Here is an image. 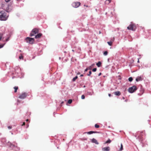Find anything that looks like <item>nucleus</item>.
Returning a JSON list of instances; mask_svg holds the SVG:
<instances>
[{"mask_svg": "<svg viewBox=\"0 0 151 151\" xmlns=\"http://www.w3.org/2000/svg\"><path fill=\"white\" fill-rule=\"evenodd\" d=\"M1 6L2 8L7 12H10L12 9V4H7L5 2H2L1 4Z\"/></svg>", "mask_w": 151, "mask_h": 151, "instance_id": "nucleus-1", "label": "nucleus"}, {"mask_svg": "<svg viewBox=\"0 0 151 151\" xmlns=\"http://www.w3.org/2000/svg\"><path fill=\"white\" fill-rule=\"evenodd\" d=\"M8 17V15L4 11L0 12V20H6Z\"/></svg>", "mask_w": 151, "mask_h": 151, "instance_id": "nucleus-2", "label": "nucleus"}, {"mask_svg": "<svg viewBox=\"0 0 151 151\" xmlns=\"http://www.w3.org/2000/svg\"><path fill=\"white\" fill-rule=\"evenodd\" d=\"M127 29L129 30L134 31L136 29V27L135 24L131 22L129 26L127 27Z\"/></svg>", "mask_w": 151, "mask_h": 151, "instance_id": "nucleus-3", "label": "nucleus"}, {"mask_svg": "<svg viewBox=\"0 0 151 151\" xmlns=\"http://www.w3.org/2000/svg\"><path fill=\"white\" fill-rule=\"evenodd\" d=\"M144 134L145 132L144 131L140 132H138L137 133L135 137H137L139 139H141L142 138V136Z\"/></svg>", "mask_w": 151, "mask_h": 151, "instance_id": "nucleus-4", "label": "nucleus"}, {"mask_svg": "<svg viewBox=\"0 0 151 151\" xmlns=\"http://www.w3.org/2000/svg\"><path fill=\"white\" fill-rule=\"evenodd\" d=\"M39 32V29L37 28H34L33 29L30 34V36L32 37L34 35H35L38 33Z\"/></svg>", "mask_w": 151, "mask_h": 151, "instance_id": "nucleus-5", "label": "nucleus"}, {"mask_svg": "<svg viewBox=\"0 0 151 151\" xmlns=\"http://www.w3.org/2000/svg\"><path fill=\"white\" fill-rule=\"evenodd\" d=\"M26 40L27 42L32 44L34 43L35 40L33 38L27 37L26 39Z\"/></svg>", "mask_w": 151, "mask_h": 151, "instance_id": "nucleus-6", "label": "nucleus"}, {"mask_svg": "<svg viewBox=\"0 0 151 151\" xmlns=\"http://www.w3.org/2000/svg\"><path fill=\"white\" fill-rule=\"evenodd\" d=\"M137 87L136 86H133L129 88L128 89L130 93H133L137 90Z\"/></svg>", "mask_w": 151, "mask_h": 151, "instance_id": "nucleus-7", "label": "nucleus"}, {"mask_svg": "<svg viewBox=\"0 0 151 151\" xmlns=\"http://www.w3.org/2000/svg\"><path fill=\"white\" fill-rule=\"evenodd\" d=\"M81 4V3L79 2H73L72 4V6L75 8H77Z\"/></svg>", "mask_w": 151, "mask_h": 151, "instance_id": "nucleus-8", "label": "nucleus"}, {"mask_svg": "<svg viewBox=\"0 0 151 151\" xmlns=\"http://www.w3.org/2000/svg\"><path fill=\"white\" fill-rule=\"evenodd\" d=\"M27 95V94L26 93H22L19 96V98L24 99L25 98Z\"/></svg>", "mask_w": 151, "mask_h": 151, "instance_id": "nucleus-9", "label": "nucleus"}, {"mask_svg": "<svg viewBox=\"0 0 151 151\" xmlns=\"http://www.w3.org/2000/svg\"><path fill=\"white\" fill-rule=\"evenodd\" d=\"M110 149V147H104L102 148V150L104 151H109Z\"/></svg>", "mask_w": 151, "mask_h": 151, "instance_id": "nucleus-10", "label": "nucleus"}, {"mask_svg": "<svg viewBox=\"0 0 151 151\" xmlns=\"http://www.w3.org/2000/svg\"><path fill=\"white\" fill-rule=\"evenodd\" d=\"M142 80V78L141 76H138L136 79V81L137 82L139 81H141Z\"/></svg>", "mask_w": 151, "mask_h": 151, "instance_id": "nucleus-11", "label": "nucleus"}, {"mask_svg": "<svg viewBox=\"0 0 151 151\" xmlns=\"http://www.w3.org/2000/svg\"><path fill=\"white\" fill-rule=\"evenodd\" d=\"M42 34L41 33H38L35 36V38L36 39L40 38L42 36Z\"/></svg>", "mask_w": 151, "mask_h": 151, "instance_id": "nucleus-12", "label": "nucleus"}, {"mask_svg": "<svg viewBox=\"0 0 151 151\" xmlns=\"http://www.w3.org/2000/svg\"><path fill=\"white\" fill-rule=\"evenodd\" d=\"M91 141H92V142L94 143H95L96 144H99V143L97 142V140L96 139H95L94 138H93L92 139Z\"/></svg>", "mask_w": 151, "mask_h": 151, "instance_id": "nucleus-13", "label": "nucleus"}, {"mask_svg": "<svg viewBox=\"0 0 151 151\" xmlns=\"http://www.w3.org/2000/svg\"><path fill=\"white\" fill-rule=\"evenodd\" d=\"M114 94L116 96H119L121 95V92L119 91H116L114 92Z\"/></svg>", "mask_w": 151, "mask_h": 151, "instance_id": "nucleus-14", "label": "nucleus"}, {"mask_svg": "<svg viewBox=\"0 0 151 151\" xmlns=\"http://www.w3.org/2000/svg\"><path fill=\"white\" fill-rule=\"evenodd\" d=\"M111 0H106L105 2V4H109L111 1Z\"/></svg>", "mask_w": 151, "mask_h": 151, "instance_id": "nucleus-15", "label": "nucleus"}, {"mask_svg": "<svg viewBox=\"0 0 151 151\" xmlns=\"http://www.w3.org/2000/svg\"><path fill=\"white\" fill-rule=\"evenodd\" d=\"M101 63L100 61H99L96 64V65L98 66V67H99L101 66Z\"/></svg>", "mask_w": 151, "mask_h": 151, "instance_id": "nucleus-16", "label": "nucleus"}, {"mask_svg": "<svg viewBox=\"0 0 151 151\" xmlns=\"http://www.w3.org/2000/svg\"><path fill=\"white\" fill-rule=\"evenodd\" d=\"M97 132H96L91 131H90L89 132H87V134H91L94 133H96Z\"/></svg>", "mask_w": 151, "mask_h": 151, "instance_id": "nucleus-17", "label": "nucleus"}, {"mask_svg": "<svg viewBox=\"0 0 151 151\" xmlns=\"http://www.w3.org/2000/svg\"><path fill=\"white\" fill-rule=\"evenodd\" d=\"M14 88V92L16 93L17 92V90L18 89V87L15 86Z\"/></svg>", "mask_w": 151, "mask_h": 151, "instance_id": "nucleus-18", "label": "nucleus"}, {"mask_svg": "<svg viewBox=\"0 0 151 151\" xmlns=\"http://www.w3.org/2000/svg\"><path fill=\"white\" fill-rule=\"evenodd\" d=\"M95 65L94 64H92L89 67H88L89 69H91L92 68V67H93Z\"/></svg>", "mask_w": 151, "mask_h": 151, "instance_id": "nucleus-19", "label": "nucleus"}, {"mask_svg": "<svg viewBox=\"0 0 151 151\" xmlns=\"http://www.w3.org/2000/svg\"><path fill=\"white\" fill-rule=\"evenodd\" d=\"M78 78V76H76L75 77H74L72 80L73 81H75Z\"/></svg>", "mask_w": 151, "mask_h": 151, "instance_id": "nucleus-20", "label": "nucleus"}, {"mask_svg": "<svg viewBox=\"0 0 151 151\" xmlns=\"http://www.w3.org/2000/svg\"><path fill=\"white\" fill-rule=\"evenodd\" d=\"M123 145L122 144H121V147L120 149V150H119L120 151H122L123 150Z\"/></svg>", "mask_w": 151, "mask_h": 151, "instance_id": "nucleus-21", "label": "nucleus"}, {"mask_svg": "<svg viewBox=\"0 0 151 151\" xmlns=\"http://www.w3.org/2000/svg\"><path fill=\"white\" fill-rule=\"evenodd\" d=\"M111 142V141L109 139L108 140H107L105 142V143H109Z\"/></svg>", "mask_w": 151, "mask_h": 151, "instance_id": "nucleus-22", "label": "nucleus"}, {"mask_svg": "<svg viewBox=\"0 0 151 151\" xmlns=\"http://www.w3.org/2000/svg\"><path fill=\"white\" fill-rule=\"evenodd\" d=\"M107 43L109 45L111 46L112 45V41L108 42Z\"/></svg>", "mask_w": 151, "mask_h": 151, "instance_id": "nucleus-23", "label": "nucleus"}, {"mask_svg": "<svg viewBox=\"0 0 151 151\" xmlns=\"http://www.w3.org/2000/svg\"><path fill=\"white\" fill-rule=\"evenodd\" d=\"M19 58L20 59H23V56L22 54H21L20 55L19 57Z\"/></svg>", "mask_w": 151, "mask_h": 151, "instance_id": "nucleus-24", "label": "nucleus"}, {"mask_svg": "<svg viewBox=\"0 0 151 151\" xmlns=\"http://www.w3.org/2000/svg\"><path fill=\"white\" fill-rule=\"evenodd\" d=\"M94 126L96 128H99V126L97 124H95Z\"/></svg>", "mask_w": 151, "mask_h": 151, "instance_id": "nucleus-25", "label": "nucleus"}, {"mask_svg": "<svg viewBox=\"0 0 151 151\" xmlns=\"http://www.w3.org/2000/svg\"><path fill=\"white\" fill-rule=\"evenodd\" d=\"M72 101L71 99H69L68 100V103H69V104H70L71 103H72Z\"/></svg>", "mask_w": 151, "mask_h": 151, "instance_id": "nucleus-26", "label": "nucleus"}, {"mask_svg": "<svg viewBox=\"0 0 151 151\" xmlns=\"http://www.w3.org/2000/svg\"><path fill=\"white\" fill-rule=\"evenodd\" d=\"M133 80V78L132 77H130L128 79V80L129 81L131 82Z\"/></svg>", "mask_w": 151, "mask_h": 151, "instance_id": "nucleus-27", "label": "nucleus"}, {"mask_svg": "<svg viewBox=\"0 0 151 151\" xmlns=\"http://www.w3.org/2000/svg\"><path fill=\"white\" fill-rule=\"evenodd\" d=\"M108 54V52L107 51H105L104 53V54L105 55H107Z\"/></svg>", "mask_w": 151, "mask_h": 151, "instance_id": "nucleus-28", "label": "nucleus"}, {"mask_svg": "<svg viewBox=\"0 0 151 151\" xmlns=\"http://www.w3.org/2000/svg\"><path fill=\"white\" fill-rule=\"evenodd\" d=\"M91 71H89V73L87 74V75L88 76H90V75H91Z\"/></svg>", "mask_w": 151, "mask_h": 151, "instance_id": "nucleus-29", "label": "nucleus"}, {"mask_svg": "<svg viewBox=\"0 0 151 151\" xmlns=\"http://www.w3.org/2000/svg\"><path fill=\"white\" fill-rule=\"evenodd\" d=\"M81 98L82 99H84L85 98L84 95H82Z\"/></svg>", "mask_w": 151, "mask_h": 151, "instance_id": "nucleus-30", "label": "nucleus"}, {"mask_svg": "<svg viewBox=\"0 0 151 151\" xmlns=\"http://www.w3.org/2000/svg\"><path fill=\"white\" fill-rule=\"evenodd\" d=\"M12 126H8V128L9 129H11L12 128Z\"/></svg>", "mask_w": 151, "mask_h": 151, "instance_id": "nucleus-31", "label": "nucleus"}, {"mask_svg": "<svg viewBox=\"0 0 151 151\" xmlns=\"http://www.w3.org/2000/svg\"><path fill=\"white\" fill-rule=\"evenodd\" d=\"M3 35L2 34H0V40L1 39V38L2 37Z\"/></svg>", "mask_w": 151, "mask_h": 151, "instance_id": "nucleus-32", "label": "nucleus"}, {"mask_svg": "<svg viewBox=\"0 0 151 151\" xmlns=\"http://www.w3.org/2000/svg\"><path fill=\"white\" fill-rule=\"evenodd\" d=\"M96 68H94L92 70V71L93 72H95L96 70Z\"/></svg>", "mask_w": 151, "mask_h": 151, "instance_id": "nucleus-33", "label": "nucleus"}, {"mask_svg": "<svg viewBox=\"0 0 151 151\" xmlns=\"http://www.w3.org/2000/svg\"><path fill=\"white\" fill-rule=\"evenodd\" d=\"M4 45H0V48L4 46Z\"/></svg>", "mask_w": 151, "mask_h": 151, "instance_id": "nucleus-34", "label": "nucleus"}, {"mask_svg": "<svg viewBox=\"0 0 151 151\" xmlns=\"http://www.w3.org/2000/svg\"><path fill=\"white\" fill-rule=\"evenodd\" d=\"M89 69L88 68H87L85 70V72L87 71Z\"/></svg>", "mask_w": 151, "mask_h": 151, "instance_id": "nucleus-35", "label": "nucleus"}, {"mask_svg": "<svg viewBox=\"0 0 151 151\" xmlns=\"http://www.w3.org/2000/svg\"><path fill=\"white\" fill-rule=\"evenodd\" d=\"M10 0H5V1L6 2H7L10 1Z\"/></svg>", "mask_w": 151, "mask_h": 151, "instance_id": "nucleus-36", "label": "nucleus"}, {"mask_svg": "<svg viewBox=\"0 0 151 151\" xmlns=\"http://www.w3.org/2000/svg\"><path fill=\"white\" fill-rule=\"evenodd\" d=\"M13 146V147H15V146L14 145H13V144H12V145H11V147H12Z\"/></svg>", "mask_w": 151, "mask_h": 151, "instance_id": "nucleus-37", "label": "nucleus"}, {"mask_svg": "<svg viewBox=\"0 0 151 151\" xmlns=\"http://www.w3.org/2000/svg\"><path fill=\"white\" fill-rule=\"evenodd\" d=\"M25 122H23V123L22 124V126L24 125H25Z\"/></svg>", "mask_w": 151, "mask_h": 151, "instance_id": "nucleus-38", "label": "nucleus"}, {"mask_svg": "<svg viewBox=\"0 0 151 151\" xmlns=\"http://www.w3.org/2000/svg\"><path fill=\"white\" fill-rule=\"evenodd\" d=\"M142 91L143 92H142V93H141V94H139V95L140 96L143 93V90Z\"/></svg>", "mask_w": 151, "mask_h": 151, "instance_id": "nucleus-39", "label": "nucleus"}, {"mask_svg": "<svg viewBox=\"0 0 151 151\" xmlns=\"http://www.w3.org/2000/svg\"><path fill=\"white\" fill-rule=\"evenodd\" d=\"M108 95H109V97H110V96H111V94H110V93H109V94H108Z\"/></svg>", "mask_w": 151, "mask_h": 151, "instance_id": "nucleus-40", "label": "nucleus"}, {"mask_svg": "<svg viewBox=\"0 0 151 151\" xmlns=\"http://www.w3.org/2000/svg\"><path fill=\"white\" fill-rule=\"evenodd\" d=\"M101 73H100L99 74L98 76H100V75H101Z\"/></svg>", "mask_w": 151, "mask_h": 151, "instance_id": "nucleus-41", "label": "nucleus"}, {"mask_svg": "<svg viewBox=\"0 0 151 151\" xmlns=\"http://www.w3.org/2000/svg\"><path fill=\"white\" fill-rule=\"evenodd\" d=\"M8 40H9V38H7V39H6V41H8Z\"/></svg>", "mask_w": 151, "mask_h": 151, "instance_id": "nucleus-42", "label": "nucleus"}, {"mask_svg": "<svg viewBox=\"0 0 151 151\" xmlns=\"http://www.w3.org/2000/svg\"><path fill=\"white\" fill-rule=\"evenodd\" d=\"M17 0L18 1H21L22 0Z\"/></svg>", "mask_w": 151, "mask_h": 151, "instance_id": "nucleus-43", "label": "nucleus"}, {"mask_svg": "<svg viewBox=\"0 0 151 151\" xmlns=\"http://www.w3.org/2000/svg\"><path fill=\"white\" fill-rule=\"evenodd\" d=\"M26 121L27 122V121H29V119H27L26 120Z\"/></svg>", "mask_w": 151, "mask_h": 151, "instance_id": "nucleus-44", "label": "nucleus"}, {"mask_svg": "<svg viewBox=\"0 0 151 151\" xmlns=\"http://www.w3.org/2000/svg\"><path fill=\"white\" fill-rule=\"evenodd\" d=\"M83 76V74H82L81 75V76Z\"/></svg>", "mask_w": 151, "mask_h": 151, "instance_id": "nucleus-45", "label": "nucleus"}, {"mask_svg": "<svg viewBox=\"0 0 151 151\" xmlns=\"http://www.w3.org/2000/svg\"><path fill=\"white\" fill-rule=\"evenodd\" d=\"M137 62H138V63H139V60H138V61H137Z\"/></svg>", "mask_w": 151, "mask_h": 151, "instance_id": "nucleus-46", "label": "nucleus"}, {"mask_svg": "<svg viewBox=\"0 0 151 151\" xmlns=\"http://www.w3.org/2000/svg\"><path fill=\"white\" fill-rule=\"evenodd\" d=\"M122 98H123V99H124V97H123Z\"/></svg>", "mask_w": 151, "mask_h": 151, "instance_id": "nucleus-47", "label": "nucleus"}, {"mask_svg": "<svg viewBox=\"0 0 151 151\" xmlns=\"http://www.w3.org/2000/svg\"><path fill=\"white\" fill-rule=\"evenodd\" d=\"M84 6H86L85 5H84ZM86 6L87 7H88V6Z\"/></svg>", "mask_w": 151, "mask_h": 151, "instance_id": "nucleus-48", "label": "nucleus"}, {"mask_svg": "<svg viewBox=\"0 0 151 151\" xmlns=\"http://www.w3.org/2000/svg\"><path fill=\"white\" fill-rule=\"evenodd\" d=\"M27 127H28L29 125L27 124Z\"/></svg>", "mask_w": 151, "mask_h": 151, "instance_id": "nucleus-49", "label": "nucleus"}, {"mask_svg": "<svg viewBox=\"0 0 151 151\" xmlns=\"http://www.w3.org/2000/svg\"><path fill=\"white\" fill-rule=\"evenodd\" d=\"M19 51L21 52V50H20Z\"/></svg>", "mask_w": 151, "mask_h": 151, "instance_id": "nucleus-50", "label": "nucleus"}, {"mask_svg": "<svg viewBox=\"0 0 151 151\" xmlns=\"http://www.w3.org/2000/svg\"><path fill=\"white\" fill-rule=\"evenodd\" d=\"M85 87V86H84V87Z\"/></svg>", "mask_w": 151, "mask_h": 151, "instance_id": "nucleus-51", "label": "nucleus"}]
</instances>
